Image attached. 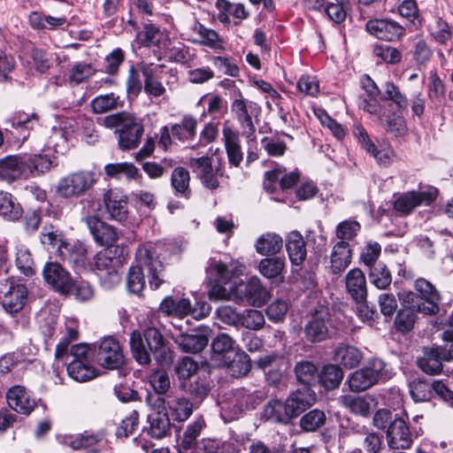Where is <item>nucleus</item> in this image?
<instances>
[{"mask_svg":"<svg viewBox=\"0 0 453 453\" xmlns=\"http://www.w3.org/2000/svg\"><path fill=\"white\" fill-rule=\"evenodd\" d=\"M365 367L369 371L370 376H372L373 381L376 384L390 378V372L387 369V365L380 358L371 359Z\"/></svg>","mask_w":453,"mask_h":453,"instance_id":"obj_62","label":"nucleus"},{"mask_svg":"<svg viewBox=\"0 0 453 453\" xmlns=\"http://www.w3.org/2000/svg\"><path fill=\"white\" fill-rule=\"evenodd\" d=\"M39 116L37 113H27L24 111L15 112L9 119L15 134L25 141L28 136L31 130L39 126Z\"/></svg>","mask_w":453,"mask_h":453,"instance_id":"obj_28","label":"nucleus"},{"mask_svg":"<svg viewBox=\"0 0 453 453\" xmlns=\"http://www.w3.org/2000/svg\"><path fill=\"white\" fill-rule=\"evenodd\" d=\"M284 268L285 259L280 257L263 258L257 266L259 273L269 280H275L280 277Z\"/></svg>","mask_w":453,"mask_h":453,"instance_id":"obj_41","label":"nucleus"},{"mask_svg":"<svg viewBox=\"0 0 453 453\" xmlns=\"http://www.w3.org/2000/svg\"><path fill=\"white\" fill-rule=\"evenodd\" d=\"M167 413L156 411L149 415V434L155 439H162L170 431L171 422Z\"/></svg>","mask_w":453,"mask_h":453,"instance_id":"obj_37","label":"nucleus"},{"mask_svg":"<svg viewBox=\"0 0 453 453\" xmlns=\"http://www.w3.org/2000/svg\"><path fill=\"white\" fill-rule=\"evenodd\" d=\"M51 160L47 156L23 153L0 159V180L12 183L21 178L37 176L49 171Z\"/></svg>","mask_w":453,"mask_h":453,"instance_id":"obj_2","label":"nucleus"},{"mask_svg":"<svg viewBox=\"0 0 453 453\" xmlns=\"http://www.w3.org/2000/svg\"><path fill=\"white\" fill-rule=\"evenodd\" d=\"M362 358V352L354 346L342 344L334 351V360L349 369L357 366Z\"/></svg>","mask_w":453,"mask_h":453,"instance_id":"obj_36","label":"nucleus"},{"mask_svg":"<svg viewBox=\"0 0 453 453\" xmlns=\"http://www.w3.org/2000/svg\"><path fill=\"white\" fill-rule=\"evenodd\" d=\"M286 248L288 257L293 265L300 266L306 258V243L303 235L297 232H291L286 241Z\"/></svg>","mask_w":453,"mask_h":453,"instance_id":"obj_30","label":"nucleus"},{"mask_svg":"<svg viewBox=\"0 0 453 453\" xmlns=\"http://www.w3.org/2000/svg\"><path fill=\"white\" fill-rule=\"evenodd\" d=\"M239 298L245 299L252 306L260 307L270 299V293L257 277L250 278L247 283L238 287Z\"/></svg>","mask_w":453,"mask_h":453,"instance_id":"obj_20","label":"nucleus"},{"mask_svg":"<svg viewBox=\"0 0 453 453\" xmlns=\"http://www.w3.org/2000/svg\"><path fill=\"white\" fill-rule=\"evenodd\" d=\"M119 251L123 256L125 249L119 246L114 250H103L94 257L93 270L96 272L101 285L107 288H112L120 282L119 268L122 265L120 257H113Z\"/></svg>","mask_w":453,"mask_h":453,"instance_id":"obj_6","label":"nucleus"},{"mask_svg":"<svg viewBox=\"0 0 453 453\" xmlns=\"http://www.w3.org/2000/svg\"><path fill=\"white\" fill-rule=\"evenodd\" d=\"M219 319L228 326L240 327L241 315L235 308L230 305H221L217 309Z\"/></svg>","mask_w":453,"mask_h":453,"instance_id":"obj_64","label":"nucleus"},{"mask_svg":"<svg viewBox=\"0 0 453 453\" xmlns=\"http://www.w3.org/2000/svg\"><path fill=\"white\" fill-rule=\"evenodd\" d=\"M265 324V316L262 311L255 309H246L242 312L240 327L249 330H261Z\"/></svg>","mask_w":453,"mask_h":453,"instance_id":"obj_49","label":"nucleus"},{"mask_svg":"<svg viewBox=\"0 0 453 453\" xmlns=\"http://www.w3.org/2000/svg\"><path fill=\"white\" fill-rule=\"evenodd\" d=\"M403 305V307L398 311L395 318L394 325L398 332L406 334L414 328L418 311L410 304Z\"/></svg>","mask_w":453,"mask_h":453,"instance_id":"obj_38","label":"nucleus"},{"mask_svg":"<svg viewBox=\"0 0 453 453\" xmlns=\"http://www.w3.org/2000/svg\"><path fill=\"white\" fill-rule=\"evenodd\" d=\"M180 349L188 353L202 351L208 344V339L201 334H181L175 339Z\"/></svg>","mask_w":453,"mask_h":453,"instance_id":"obj_43","label":"nucleus"},{"mask_svg":"<svg viewBox=\"0 0 453 453\" xmlns=\"http://www.w3.org/2000/svg\"><path fill=\"white\" fill-rule=\"evenodd\" d=\"M188 391L193 396L194 401L201 403L210 391L208 377L203 375L195 378L189 382Z\"/></svg>","mask_w":453,"mask_h":453,"instance_id":"obj_57","label":"nucleus"},{"mask_svg":"<svg viewBox=\"0 0 453 453\" xmlns=\"http://www.w3.org/2000/svg\"><path fill=\"white\" fill-rule=\"evenodd\" d=\"M284 169L278 167L273 171H268L265 174L264 188L273 192L279 185L281 189L291 188L298 180L299 174L295 172L284 173Z\"/></svg>","mask_w":453,"mask_h":453,"instance_id":"obj_27","label":"nucleus"},{"mask_svg":"<svg viewBox=\"0 0 453 453\" xmlns=\"http://www.w3.org/2000/svg\"><path fill=\"white\" fill-rule=\"evenodd\" d=\"M43 277L49 285L63 295L69 294L74 287L69 273L58 263H47L43 269Z\"/></svg>","mask_w":453,"mask_h":453,"instance_id":"obj_17","label":"nucleus"},{"mask_svg":"<svg viewBox=\"0 0 453 453\" xmlns=\"http://www.w3.org/2000/svg\"><path fill=\"white\" fill-rule=\"evenodd\" d=\"M104 125L108 128H116L118 145L122 150L136 149L144 133L142 120L126 111L105 116Z\"/></svg>","mask_w":453,"mask_h":453,"instance_id":"obj_4","label":"nucleus"},{"mask_svg":"<svg viewBox=\"0 0 453 453\" xmlns=\"http://www.w3.org/2000/svg\"><path fill=\"white\" fill-rule=\"evenodd\" d=\"M326 420L325 412L319 409H314L300 418L299 426L305 432H314L323 426Z\"/></svg>","mask_w":453,"mask_h":453,"instance_id":"obj_47","label":"nucleus"},{"mask_svg":"<svg viewBox=\"0 0 453 453\" xmlns=\"http://www.w3.org/2000/svg\"><path fill=\"white\" fill-rule=\"evenodd\" d=\"M204 419L200 417L196 418L189 424L183 434L181 447L185 449H191L196 444V439L200 435L202 429L204 427Z\"/></svg>","mask_w":453,"mask_h":453,"instance_id":"obj_54","label":"nucleus"},{"mask_svg":"<svg viewBox=\"0 0 453 453\" xmlns=\"http://www.w3.org/2000/svg\"><path fill=\"white\" fill-rule=\"evenodd\" d=\"M159 310L168 316L184 318L192 315L195 319H200L207 316L210 312V306L203 303L201 312L196 313V309L192 308L191 303L188 298L174 299L172 296H166L160 303Z\"/></svg>","mask_w":453,"mask_h":453,"instance_id":"obj_15","label":"nucleus"},{"mask_svg":"<svg viewBox=\"0 0 453 453\" xmlns=\"http://www.w3.org/2000/svg\"><path fill=\"white\" fill-rule=\"evenodd\" d=\"M104 172L107 177L117 180L120 179L122 175L128 179H136L140 175L137 167L127 162L108 164L104 166Z\"/></svg>","mask_w":453,"mask_h":453,"instance_id":"obj_45","label":"nucleus"},{"mask_svg":"<svg viewBox=\"0 0 453 453\" xmlns=\"http://www.w3.org/2000/svg\"><path fill=\"white\" fill-rule=\"evenodd\" d=\"M264 394L256 390L250 392L245 388H238L234 393L235 412L254 410L263 401Z\"/></svg>","mask_w":453,"mask_h":453,"instance_id":"obj_33","label":"nucleus"},{"mask_svg":"<svg viewBox=\"0 0 453 453\" xmlns=\"http://www.w3.org/2000/svg\"><path fill=\"white\" fill-rule=\"evenodd\" d=\"M96 357L98 364L106 369H119L124 364L119 342L111 336L104 337L99 342Z\"/></svg>","mask_w":453,"mask_h":453,"instance_id":"obj_11","label":"nucleus"},{"mask_svg":"<svg viewBox=\"0 0 453 453\" xmlns=\"http://www.w3.org/2000/svg\"><path fill=\"white\" fill-rule=\"evenodd\" d=\"M315 402L316 394L309 387H303L292 392L285 400L290 419L297 418Z\"/></svg>","mask_w":453,"mask_h":453,"instance_id":"obj_18","label":"nucleus"},{"mask_svg":"<svg viewBox=\"0 0 453 453\" xmlns=\"http://www.w3.org/2000/svg\"><path fill=\"white\" fill-rule=\"evenodd\" d=\"M197 121L192 117H184L180 123L172 127V134L180 141L193 139L196 133Z\"/></svg>","mask_w":453,"mask_h":453,"instance_id":"obj_46","label":"nucleus"},{"mask_svg":"<svg viewBox=\"0 0 453 453\" xmlns=\"http://www.w3.org/2000/svg\"><path fill=\"white\" fill-rule=\"evenodd\" d=\"M355 135L357 137L361 146L372 156L377 163L382 166H388L394 157V152L390 149L379 150L377 146L372 142L367 132L362 127H357L355 129Z\"/></svg>","mask_w":453,"mask_h":453,"instance_id":"obj_22","label":"nucleus"},{"mask_svg":"<svg viewBox=\"0 0 453 453\" xmlns=\"http://www.w3.org/2000/svg\"><path fill=\"white\" fill-rule=\"evenodd\" d=\"M380 122L388 132L396 137L403 136L407 134V125L405 119L401 115L382 116L380 117Z\"/></svg>","mask_w":453,"mask_h":453,"instance_id":"obj_55","label":"nucleus"},{"mask_svg":"<svg viewBox=\"0 0 453 453\" xmlns=\"http://www.w3.org/2000/svg\"><path fill=\"white\" fill-rule=\"evenodd\" d=\"M448 360L446 348L434 346L425 348L423 357H419L417 363L424 372L435 375L441 372L442 362Z\"/></svg>","mask_w":453,"mask_h":453,"instance_id":"obj_21","label":"nucleus"},{"mask_svg":"<svg viewBox=\"0 0 453 453\" xmlns=\"http://www.w3.org/2000/svg\"><path fill=\"white\" fill-rule=\"evenodd\" d=\"M223 136L228 162L233 166H239L243 159L239 135L236 132L226 127L223 129Z\"/></svg>","mask_w":453,"mask_h":453,"instance_id":"obj_31","label":"nucleus"},{"mask_svg":"<svg viewBox=\"0 0 453 453\" xmlns=\"http://www.w3.org/2000/svg\"><path fill=\"white\" fill-rule=\"evenodd\" d=\"M263 418L278 424H289L291 422L285 401L279 399L270 400L264 407Z\"/></svg>","mask_w":453,"mask_h":453,"instance_id":"obj_34","label":"nucleus"},{"mask_svg":"<svg viewBox=\"0 0 453 453\" xmlns=\"http://www.w3.org/2000/svg\"><path fill=\"white\" fill-rule=\"evenodd\" d=\"M360 229L361 226L357 221L347 219L337 225L335 234L338 241H346L349 242L357 235Z\"/></svg>","mask_w":453,"mask_h":453,"instance_id":"obj_56","label":"nucleus"},{"mask_svg":"<svg viewBox=\"0 0 453 453\" xmlns=\"http://www.w3.org/2000/svg\"><path fill=\"white\" fill-rule=\"evenodd\" d=\"M28 300V290L24 284L11 281L0 294V303L4 311L15 314L23 310Z\"/></svg>","mask_w":453,"mask_h":453,"instance_id":"obj_13","label":"nucleus"},{"mask_svg":"<svg viewBox=\"0 0 453 453\" xmlns=\"http://www.w3.org/2000/svg\"><path fill=\"white\" fill-rule=\"evenodd\" d=\"M96 182L94 173L89 171H80L62 178L58 184L59 196L69 198L83 194Z\"/></svg>","mask_w":453,"mask_h":453,"instance_id":"obj_8","label":"nucleus"},{"mask_svg":"<svg viewBox=\"0 0 453 453\" xmlns=\"http://www.w3.org/2000/svg\"><path fill=\"white\" fill-rule=\"evenodd\" d=\"M348 383L352 392H362L376 384L365 366L352 372L348 379Z\"/></svg>","mask_w":453,"mask_h":453,"instance_id":"obj_44","label":"nucleus"},{"mask_svg":"<svg viewBox=\"0 0 453 453\" xmlns=\"http://www.w3.org/2000/svg\"><path fill=\"white\" fill-rule=\"evenodd\" d=\"M340 403L350 413L368 418L374 405V398L369 395H344L340 397Z\"/></svg>","mask_w":453,"mask_h":453,"instance_id":"obj_23","label":"nucleus"},{"mask_svg":"<svg viewBox=\"0 0 453 453\" xmlns=\"http://www.w3.org/2000/svg\"><path fill=\"white\" fill-rule=\"evenodd\" d=\"M414 288L417 293L408 291L399 296L402 304H410L424 315H436L441 299L436 288L427 280L418 278L414 282Z\"/></svg>","mask_w":453,"mask_h":453,"instance_id":"obj_5","label":"nucleus"},{"mask_svg":"<svg viewBox=\"0 0 453 453\" xmlns=\"http://www.w3.org/2000/svg\"><path fill=\"white\" fill-rule=\"evenodd\" d=\"M319 378L326 389H334L340 385L343 378V372L336 365H326L324 366Z\"/></svg>","mask_w":453,"mask_h":453,"instance_id":"obj_51","label":"nucleus"},{"mask_svg":"<svg viewBox=\"0 0 453 453\" xmlns=\"http://www.w3.org/2000/svg\"><path fill=\"white\" fill-rule=\"evenodd\" d=\"M82 220L88 225L90 219H98V212L101 211L100 200L93 196H88L81 201Z\"/></svg>","mask_w":453,"mask_h":453,"instance_id":"obj_63","label":"nucleus"},{"mask_svg":"<svg viewBox=\"0 0 453 453\" xmlns=\"http://www.w3.org/2000/svg\"><path fill=\"white\" fill-rule=\"evenodd\" d=\"M104 203L111 219L124 222L127 219V202L117 195L107 194L104 196Z\"/></svg>","mask_w":453,"mask_h":453,"instance_id":"obj_40","label":"nucleus"},{"mask_svg":"<svg viewBox=\"0 0 453 453\" xmlns=\"http://www.w3.org/2000/svg\"><path fill=\"white\" fill-rule=\"evenodd\" d=\"M331 315L327 308L320 307L311 315L304 327L305 337L311 342L326 340L332 329Z\"/></svg>","mask_w":453,"mask_h":453,"instance_id":"obj_10","label":"nucleus"},{"mask_svg":"<svg viewBox=\"0 0 453 453\" xmlns=\"http://www.w3.org/2000/svg\"><path fill=\"white\" fill-rule=\"evenodd\" d=\"M351 262V249L349 242L337 241L333 246L330 256V270L334 274L344 271Z\"/></svg>","mask_w":453,"mask_h":453,"instance_id":"obj_29","label":"nucleus"},{"mask_svg":"<svg viewBox=\"0 0 453 453\" xmlns=\"http://www.w3.org/2000/svg\"><path fill=\"white\" fill-rule=\"evenodd\" d=\"M87 226L95 242L100 246H112L118 240L116 229L100 219H93L89 218Z\"/></svg>","mask_w":453,"mask_h":453,"instance_id":"obj_26","label":"nucleus"},{"mask_svg":"<svg viewBox=\"0 0 453 453\" xmlns=\"http://www.w3.org/2000/svg\"><path fill=\"white\" fill-rule=\"evenodd\" d=\"M438 196V189L433 186L421 188L419 191H409L400 196L395 202V209L409 214L419 205L432 204Z\"/></svg>","mask_w":453,"mask_h":453,"instance_id":"obj_9","label":"nucleus"},{"mask_svg":"<svg viewBox=\"0 0 453 453\" xmlns=\"http://www.w3.org/2000/svg\"><path fill=\"white\" fill-rule=\"evenodd\" d=\"M167 411L169 418L173 421L184 422L192 414L194 403L188 398L178 395H167Z\"/></svg>","mask_w":453,"mask_h":453,"instance_id":"obj_25","label":"nucleus"},{"mask_svg":"<svg viewBox=\"0 0 453 453\" xmlns=\"http://www.w3.org/2000/svg\"><path fill=\"white\" fill-rule=\"evenodd\" d=\"M72 360L67 365V372L71 378L79 382L95 379L98 372L89 360V348L86 344H76L71 348L68 357Z\"/></svg>","mask_w":453,"mask_h":453,"instance_id":"obj_7","label":"nucleus"},{"mask_svg":"<svg viewBox=\"0 0 453 453\" xmlns=\"http://www.w3.org/2000/svg\"><path fill=\"white\" fill-rule=\"evenodd\" d=\"M194 30L200 36L201 42L215 50L222 49L221 42L216 31L205 27L201 23H196Z\"/></svg>","mask_w":453,"mask_h":453,"instance_id":"obj_60","label":"nucleus"},{"mask_svg":"<svg viewBox=\"0 0 453 453\" xmlns=\"http://www.w3.org/2000/svg\"><path fill=\"white\" fill-rule=\"evenodd\" d=\"M143 336L146 342L139 331H134L130 335L132 355L140 365L150 364V352L154 354L158 362H166L170 359L169 349L165 345L163 335L158 329L148 327L144 330Z\"/></svg>","mask_w":453,"mask_h":453,"instance_id":"obj_3","label":"nucleus"},{"mask_svg":"<svg viewBox=\"0 0 453 453\" xmlns=\"http://www.w3.org/2000/svg\"><path fill=\"white\" fill-rule=\"evenodd\" d=\"M369 278L372 284L379 289H386L392 282L391 273L380 263L370 267Z\"/></svg>","mask_w":453,"mask_h":453,"instance_id":"obj_50","label":"nucleus"},{"mask_svg":"<svg viewBox=\"0 0 453 453\" xmlns=\"http://www.w3.org/2000/svg\"><path fill=\"white\" fill-rule=\"evenodd\" d=\"M410 394L415 402L428 401L432 396L431 385L421 380H415L409 385Z\"/></svg>","mask_w":453,"mask_h":453,"instance_id":"obj_61","label":"nucleus"},{"mask_svg":"<svg viewBox=\"0 0 453 453\" xmlns=\"http://www.w3.org/2000/svg\"><path fill=\"white\" fill-rule=\"evenodd\" d=\"M366 31L374 37L395 42L405 35V27L392 19H371L365 24Z\"/></svg>","mask_w":453,"mask_h":453,"instance_id":"obj_12","label":"nucleus"},{"mask_svg":"<svg viewBox=\"0 0 453 453\" xmlns=\"http://www.w3.org/2000/svg\"><path fill=\"white\" fill-rule=\"evenodd\" d=\"M190 176L187 169L182 166L176 167L171 177V185L174 189V194L177 196L188 199L191 195L189 188Z\"/></svg>","mask_w":453,"mask_h":453,"instance_id":"obj_39","label":"nucleus"},{"mask_svg":"<svg viewBox=\"0 0 453 453\" xmlns=\"http://www.w3.org/2000/svg\"><path fill=\"white\" fill-rule=\"evenodd\" d=\"M282 238L276 234H265L258 238L256 243V250L262 256L274 255L282 248Z\"/></svg>","mask_w":453,"mask_h":453,"instance_id":"obj_42","label":"nucleus"},{"mask_svg":"<svg viewBox=\"0 0 453 453\" xmlns=\"http://www.w3.org/2000/svg\"><path fill=\"white\" fill-rule=\"evenodd\" d=\"M188 165L205 188L211 190L219 188V181L218 175H222V173H220L219 167L216 169L213 168L211 157H192L189 159Z\"/></svg>","mask_w":453,"mask_h":453,"instance_id":"obj_16","label":"nucleus"},{"mask_svg":"<svg viewBox=\"0 0 453 453\" xmlns=\"http://www.w3.org/2000/svg\"><path fill=\"white\" fill-rule=\"evenodd\" d=\"M8 406L17 413L28 416L35 408L36 403L27 388L20 385L10 388L6 392Z\"/></svg>","mask_w":453,"mask_h":453,"instance_id":"obj_19","label":"nucleus"},{"mask_svg":"<svg viewBox=\"0 0 453 453\" xmlns=\"http://www.w3.org/2000/svg\"><path fill=\"white\" fill-rule=\"evenodd\" d=\"M60 253L65 261L73 265L75 267H84L87 263L88 250L81 242L65 243L60 248Z\"/></svg>","mask_w":453,"mask_h":453,"instance_id":"obj_32","label":"nucleus"},{"mask_svg":"<svg viewBox=\"0 0 453 453\" xmlns=\"http://www.w3.org/2000/svg\"><path fill=\"white\" fill-rule=\"evenodd\" d=\"M163 37L159 27L152 23H145L142 31L137 33V42L144 47L157 46Z\"/></svg>","mask_w":453,"mask_h":453,"instance_id":"obj_48","label":"nucleus"},{"mask_svg":"<svg viewBox=\"0 0 453 453\" xmlns=\"http://www.w3.org/2000/svg\"><path fill=\"white\" fill-rule=\"evenodd\" d=\"M295 372L298 381L303 385L314 383L318 377V368L310 361L297 363L295 367Z\"/></svg>","mask_w":453,"mask_h":453,"instance_id":"obj_53","label":"nucleus"},{"mask_svg":"<svg viewBox=\"0 0 453 453\" xmlns=\"http://www.w3.org/2000/svg\"><path fill=\"white\" fill-rule=\"evenodd\" d=\"M347 293L355 303L365 301L367 298V285L364 273L354 268L348 272L345 277Z\"/></svg>","mask_w":453,"mask_h":453,"instance_id":"obj_24","label":"nucleus"},{"mask_svg":"<svg viewBox=\"0 0 453 453\" xmlns=\"http://www.w3.org/2000/svg\"><path fill=\"white\" fill-rule=\"evenodd\" d=\"M234 376L239 377L246 375L250 370V361L244 352H234V357L229 362H226Z\"/></svg>","mask_w":453,"mask_h":453,"instance_id":"obj_58","label":"nucleus"},{"mask_svg":"<svg viewBox=\"0 0 453 453\" xmlns=\"http://www.w3.org/2000/svg\"><path fill=\"white\" fill-rule=\"evenodd\" d=\"M386 439L388 446L391 449H407L411 448L413 440L406 419L395 415L388 426Z\"/></svg>","mask_w":453,"mask_h":453,"instance_id":"obj_14","label":"nucleus"},{"mask_svg":"<svg viewBox=\"0 0 453 453\" xmlns=\"http://www.w3.org/2000/svg\"><path fill=\"white\" fill-rule=\"evenodd\" d=\"M136 259L141 265L132 266L127 276V287L129 292L140 295L145 287V279L142 266L148 269L149 283L152 289H157L163 282L161 274L164 265L159 259L156 248L152 244L140 245L136 250Z\"/></svg>","mask_w":453,"mask_h":453,"instance_id":"obj_1","label":"nucleus"},{"mask_svg":"<svg viewBox=\"0 0 453 453\" xmlns=\"http://www.w3.org/2000/svg\"><path fill=\"white\" fill-rule=\"evenodd\" d=\"M22 213V206L17 198L7 191L0 190V217L9 221H17Z\"/></svg>","mask_w":453,"mask_h":453,"instance_id":"obj_35","label":"nucleus"},{"mask_svg":"<svg viewBox=\"0 0 453 453\" xmlns=\"http://www.w3.org/2000/svg\"><path fill=\"white\" fill-rule=\"evenodd\" d=\"M104 440V435L101 434H94L84 432L73 438L70 441V446L73 449H82L88 448H100V444Z\"/></svg>","mask_w":453,"mask_h":453,"instance_id":"obj_52","label":"nucleus"},{"mask_svg":"<svg viewBox=\"0 0 453 453\" xmlns=\"http://www.w3.org/2000/svg\"><path fill=\"white\" fill-rule=\"evenodd\" d=\"M16 265L27 276L34 274V260L29 250L24 246L17 249Z\"/></svg>","mask_w":453,"mask_h":453,"instance_id":"obj_59","label":"nucleus"}]
</instances>
